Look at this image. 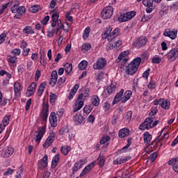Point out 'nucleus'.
<instances>
[{"mask_svg":"<svg viewBox=\"0 0 178 178\" xmlns=\"http://www.w3.org/2000/svg\"><path fill=\"white\" fill-rule=\"evenodd\" d=\"M11 12L12 13H15L14 18L15 19H22L23 17V15L26 14V7L24 6H19L20 3L19 1H15L11 3Z\"/></svg>","mask_w":178,"mask_h":178,"instance_id":"f257e3e1","label":"nucleus"},{"mask_svg":"<svg viewBox=\"0 0 178 178\" xmlns=\"http://www.w3.org/2000/svg\"><path fill=\"white\" fill-rule=\"evenodd\" d=\"M141 63V58L138 57L131 62L127 66H126V72L130 76L136 74L137 70H138V66Z\"/></svg>","mask_w":178,"mask_h":178,"instance_id":"f03ea898","label":"nucleus"},{"mask_svg":"<svg viewBox=\"0 0 178 178\" xmlns=\"http://www.w3.org/2000/svg\"><path fill=\"white\" fill-rule=\"evenodd\" d=\"M119 30L120 29L118 28H116L112 31V28L111 26H108L102 35V38L104 40L108 38V41H113L114 38H116V37L119 35Z\"/></svg>","mask_w":178,"mask_h":178,"instance_id":"7ed1b4c3","label":"nucleus"},{"mask_svg":"<svg viewBox=\"0 0 178 178\" xmlns=\"http://www.w3.org/2000/svg\"><path fill=\"white\" fill-rule=\"evenodd\" d=\"M46 130H47V126L45 125H43L42 127H40L38 129V131L35 132V134L34 140L35 143H37L38 144H40V143H41V140H42V138L45 134Z\"/></svg>","mask_w":178,"mask_h":178,"instance_id":"20e7f679","label":"nucleus"},{"mask_svg":"<svg viewBox=\"0 0 178 178\" xmlns=\"http://www.w3.org/2000/svg\"><path fill=\"white\" fill-rule=\"evenodd\" d=\"M154 127V118H147L145 120L144 122L139 125L140 130H149Z\"/></svg>","mask_w":178,"mask_h":178,"instance_id":"39448f33","label":"nucleus"},{"mask_svg":"<svg viewBox=\"0 0 178 178\" xmlns=\"http://www.w3.org/2000/svg\"><path fill=\"white\" fill-rule=\"evenodd\" d=\"M112 15H113V8L112 6L105 7L101 13L102 17L104 19H111Z\"/></svg>","mask_w":178,"mask_h":178,"instance_id":"423d86ee","label":"nucleus"},{"mask_svg":"<svg viewBox=\"0 0 178 178\" xmlns=\"http://www.w3.org/2000/svg\"><path fill=\"white\" fill-rule=\"evenodd\" d=\"M55 137H56V134H55V132H51L48 138L46 139V140L43 143L42 145L43 147L48 148L51 147L54 141H55Z\"/></svg>","mask_w":178,"mask_h":178,"instance_id":"0eeeda50","label":"nucleus"},{"mask_svg":"<svg viewBox=\"0 0 178 178\" xmlns=\"http://www.w3.org/2000/svg\"><path fill=\"white\" fill-rule=\"evenodd\" d=\"M147 42H148L147 37H140L134 41L133 47H135V48H141L142 47H144Z\"/></svg>","mask_w":178,"mask_h":178,"instance_id":"6e6552de","label":"nucleus"},{"mask_svg":"<svg viewBox=\"0 0 178 178\" xmlns=\"http://www.w3.org/2000/svg\"><path fill=\"white\" fill-rule=\"evenodd\" d=\"M105 65H106V60L104 58H100L93 64V69L95 70H101V69L105 67Z\"/></svg>","mask_w":178,"mask_h":178,"instance_id":"1a4fd4ad","label":"nucleus"},{"mask_svg":"<svg viewBox=\"0 0 178 178\" xmlns=\"http://www.w3.org/2000/svg\"><path fill=\"white\" fill-rule=\"evenodd\" d=\"M177 58H178V49H172L167 54V58L169 59L170 62H175Z\"/></svg>","mask_w":178,"mask_h":178,"instance_id":"9d476101","label":"nucleus"},{"mask_svg":"<svg viewBox=\"0 0 178 178\" xmlns=\"http://www.w3.org/2000/svg\"><path fill=\"white\" fill-rule=\"evenodd\" d=\"M143 4L146 6V12L152 13L154 10V0H143Z\"/></svg>","mask_w":178,"mask_h":178,"instance_id":"9b49d317","label":"nucleus"},{"mask_svg":"<svg viewBox=\"0 0 178 178\" xmlns=\"http://www.w3.org/2000/svg\"><path fill=\"white\" fill-rule=\"evenodd\" d=\"M84 106V102L81 100V99H79V97L77 99L75 100L74 104L73 105V110L74 112H79L80 109H81Z\"/></svg>","mask_w":178,"mask_h":178,"instance_id":"f8f14e48","label":"nucleus"},{"mask_svg":"<svg viewBox=\"0 0 178 178\" xmlns=\"http://www.w3.org/2000/svg\"><path fill=\"white\" fill-rule=\"evenodd\" d=\"M165 129H163L161 132L160 136H159L156 139L154 140V143H159V141H161V145H162V144H165V143H166V141L168 140V138H169V135L168 134V133L163 134V136L161 137V136H162V133H163Z\"/></svg>","mask_w":178,"mask_h":178,"instance_id":"ddd939ff","label":"nucleus"},{"mask_svg":"<svg viewBox=\"0 0 178 178\" xmlns=\"http://www.w3.org/2000/svg\"><path fill=\"white\" fill-rule=\"evenodd\" d=\"M170 166H172L174 172L178 173V157L172 158L168 162Z\"/></svg>","mask_w":178,"mask_h":178,"instance_id":"4468645a","label":"nucleus"},{"mask_svg":"<svg viewBox=\"0 0 178 178\" xmlns=\"http://www.w3.org/2000/svg\"><path fill=\"white\" fill-rule=\"evenodd\" d=\"M58 81V72L56 70H54L51 75V79L49 81V86L51 87H55V84H56V82Z\"/></svg>","mask_w":178,"mask_h":178,"instance_id":"2eb2a0df","label":"nucleus"},{"mask_svg":"<svg viewBox=\"0 0 178 178\" xmlns=\"http://www.w3.org/2000/svg\"><path fill=\"white\" fill-rule=\"evenodd\" d=\"M163 35H165V37H169L171 40H175L176 37H177V31L166 29L163 33Z\"/></svg>","mask_w":178,"mask_h":178,"instance_id":"dca6fc26","label":"nucleus"},{"mask_svg":"<svg viewBox=\"0 0 178 178\" xmlns=\"http://www.w3.org/2000/svg\"><path fill=\"white\" fill-rule=\"evenodd\" d=\"M84 120H86V118H84L80 113H76L75 115H74V122L76 125L81 124V123H84Z\"/></svg>","mask_w":178,"mask_h":178,"instance_id":"f3484780","label":"nucleus"},{"mask_svg":"<svg viewBox=\"0 0 178 178\" xmlns=\"http://www.w3.org/2000/svg\"><path fill=\"white\" fill-rule=\"evenodd\" d=\"M49 122L52 127H56L58 125V118H56V113H55V112L51 113L49 115Z\"/></svg>","mask_w":178,"mask_h":178,"instance_id":"a211bd4d","label":"nucleus"},{"mask_svg":"<svg viewBox=\"0 0 178 178\" xmlns=\"http://www.w3.org/2000/svg\"><path fill=\"white\" fill-rule=\"evenodd\" d=\"M13 152H15V149L12 146H8L6 148L4 152H3L2 154L4 158H9L10 155L13 154Z\"/></svg>","mask_w":178,"mask_h":178,"instance_id":"6ab92c4d","label":"nucleus"},{"mask_svg":"<svg viewBox=\"0 0 178 178\" xmlns=\"http://www.w3.org/2000/svg\"><path fill=\"white\" fill-rule=\"evenodd\" d=\"M47 166H48V156H44L38 163V168L42 170Z\"/></svg>","mask_w":178,"mask_h":178,"instance_id":"aec40b11","label":"nucleus"},{"mask_svg":"<svg viewBox=\"0 0 178 178\" xmlns=\"http://www.w3.org/2000/svg\"><path fill=\"white\" fill-rule=\"evenodd\" d=\"M94 166H95V163L92 162L90 164L88 165L86 167H85L80 175L81 177H83V176H86V175H87V173H88L91 170V169L94 168Z\"/></svg>","mask_w":178,"mask_h":178,"instance_id":"412c9836","label":"nucleus"},{"mask_svg":"<svg viewBox=\"0 0 178 178\" xmlns=\"http://www.w3.org/2000/svg\"><path fill=\"white\" fill-rule=\"evenodd\" d=\"M131 95H133V92H131V90H127L121 99L122 104H126V102H128L130 98H131Z\"/></svg>","mask_w":178,"mask_h":178,"instance_id":"4be33fe9","label":"nucleus"},{"mask_svg":"<svg viewBox=\"0 0 178 178\" xmlns=\"http://www.w3.org/2000/svg\"><path fill=\"white\" fill-rule=\"evenodd\" d=\"M124 92V90L123 89H121V90L114 97V100L113 101V105H115V104H118V102H120V101L122 102V97H123Z\"/></svg>","mask_w":178,"mask_h":178,"instance_id":"5701e85b","label":"nucleus"},{"mask_svg":"<svg viewBox=\"0 0 178 178\" xmlns=\"http://www.w3.org/2000/svg\"><path fill=\"white\" fill-rule=\"evenodd\" d=\"M79 87H80L79 84H75L74 86L71 89L68 95V99H70V101L73 99V97H74V95H76V92H77V90H79Z\"/></svg>","mask_w":178,"mask_h":178,"instance_id":"b1692460","label":"nucleus"},{"mask_svg":"<svg viewBox=\"0 0 178 178\" xmlns=\"http://www.w3.org/2000/svg\"><path fill=\"white\" fill-rule=\"evenodd\" d=\"M130 133V129L127 128H123L119 131V137L120 138H124V137H127L129 136V134Z\"/></svg>","mask_w":178,"mask_h":178,"instance_id":"393cba45","label":"nucleus"},{"mask_svg":"<svg viewBox=\"0 0 178 178\" xmlns=\"http://www.w3.org/2000/svg\"><path fill=\"white\" fill-rule=\"evenodd\" d=\"M83 92L81 93L78 98L79 99H83V98H88L90 96V88H86L83 90Z\"/></svg>","mask_w":178,"mask_h":178,"instance_id":"a878e982","label":"nucleus"},{"mask_svg":"<svg viewBox=\"0 0 178 178\" xmlns=\"http://www.w3.org/2000/svg\"><path fill=\"white\" fill-rule=\"evenodd\" d=\"M14 91H15V95H17V97L20 96L22 88H21L20 83L19 82H15L14 83Z\"/></svg>","mask_w":178,"mask_h":178,"instance_id":"bb28decb","label":"nucleus"},{"mask_svg":"<svg viewBox=\"0 0 178 178\" xmlns=\"http://www.w3.org/2000/svg\"><path fill=\"white\" fill-rule=\"evenodd\" d=\"M90 101L93 106H99L100 100L97 95L92 96Z\"/></svg>","mask_w":178,"mask_h":178,"instance_id":"cd10ccee","label":"nucleus"},{"mask_svg":"<svg viewBox=\"0 0 178 178\" xmlns=\"http://www.w3.org/2000/svg\"><path fill=\"white\" fill-rule=\"evenodd\" d=\"M59 159H60L59 154H56L51 161L52 169H55L56 168V165H58V163L59 162Z\"/></svg>","mask_w":178,"mask_h":178,"instance_id":"c85d7f7f","label":"nucleus"},{"mask_svg":"<svg viewBox=\"0 0 178 178\" xmlns=\"http://www.w3.org/2000/svg\"><path fill=\"white\" fill-rule=\"evenodd\" d=\"M152 140V136L148 132H145L144 134V141L145 144H150Z\"/></svg>","mask_w":178,"mask_h":178,"instance_id":"c756f323","label":"nucleus"},{"mask_svg":"<svg viewBox=\"0 0 178 178\" xmlns=\"http://www.w3.org/2000/svg\"><path fill=\"white\" fill-rule=\"evenodd\" d=\"M64 69L65 71L67 72V74H70V73H72V71L73 70V65H72V63H67L64 65Z\"/></svg>","mask_w":178,"mask_h":178,"instance_id":"7c9ffc66","label":"nucleus"},{"mask_svg":"<svg viewBox=\"0 0 178 178\" xmlns=\"http://www.w3.org/2000/svg\"><path fill=\"white\" fill-rule=\"evenodd\" d=\"M46 86H47V83L45 82H43L40 85L39 88L38 90V97H41V95H42V92H44V90H45Z\"/></svg>","mask_w":178,"mask_h":178,"instance_id":"2f4dec72","label":"nucleus"},{"mask_svg":"<svg viewBox=\"0 0 178 178\" xmlns=\"http://www.w3.org/2000/svg\"><path fill=\"white\" fill-rule=\"evenodd\" d=\"M130 54V51H125L122 52L119 56H118V59L116 60V62H119V60H122V59H124V58H127V55H129Z\"/></svg>","mask_w":178,"mask_h":178,"instance_id":"473e14b6","label":"nucleus"},{"mask_svg":"<svg viewBox=\"0 0 178 178\" xmlns=\"http://www.w3.org/2000/svg\"><path fill=\"white\" fill-rule=\"evenodd\" d=\"M97 165H99V168H102L105 165V157L99 156L97 159Z\"/></svg>","mask_w":178,"mask_h":178,"instance_id":"72a5a7b5","label":"nucleus"},{"mask_svg":"<svg viewBox=\"0 0 178 178\" xmlns=\"http://www.w3.org/2000/svg\"><path fill=\"white\" fill-rule=\"evenodd\" d=\"M40 64L43 66H47V58H45V53L42 52L40 54Z\"/></svg>","mask_w":178,"mask_h":178,"instance_id":"f704fd0d","label":"nucleus"},{"mask_svg":"<svg viewBox=\"0 0 178 178\" xmlns=\"http://www.w3.org/2000/svg\"><path fill=\"white\" fill-rule=\"evenodd\" d=\"M88 65V63L87 60H82L79 64V70H84L86 67H87Z\"/></svg>","mask_w":178,"mask_h":178,"instance_id":"c9c22d12","label":"nucleus"},{"mask_svg":"<svg viewBox=\"0 0 178 178\" xmlns=\"http://www.w3.org/2000/svg\"><path fill=\"white\" fill-rule=\"evenodd\" d=\"M23 33L25 34H34V31L31 29V26H28L23 29Z\"/></svg>","mask_w":178,"mask_h":178,"instance_id":"e433bc0d","label":"nucleus"},{"mask_svg":"<svg viewBox=\"0 0 178 178\" xmlns=\"http://www.w3.org/2000/svg\"><path fill=\"white\" fill-rule=\"evenodd\" d=\"M81 166H83V163L76 161L74 166L72 168V172H77L79 169H81Z\"/></svg>","mask_w":178,"mask_h":178,"instance_id":"4c0bfd02","label":"nucleus"},{"mask_svg":"<svg viewBox=\"0 0 178 178\" xmlns=\"http://www.w3.org/2000/svg\"><path fill=\"white\" fill-rule=\"evenodd\" d=\"M116 90V85L111 84L107 88V92L108 94H113Z\"/></svg>","mask_w":178,"mask_h":178,"instance_id":"58836bf2","label":"nucleus"},{"mask_svg":"<svg viewBox=\"0 0 178 178\" xmlns=\"http://www.w3.org/2000/svg\"><path fill=\"white\" fill-rule=\"evenodd\" d=\"M71 148L70 146H63L61 147V153L63 154V155H67L69 154V151H70Z\"/></svg>","mask_w":178,"mask_h":178,"instance_id":"ea45409f","label":"nucleus"},{"mask_svg":"<svg viewBox=\"0 0 178 178\" xmlns=\"http://www.w3.org/2000/svg\"><path fill=\"white\" fill-rule=\"evenodd\" d=\"M10 5V3H6L5 4H3L0 8V15H2V13H5L6 12V9H8V6Z\"/></svg>","mask_w":178,"mask_h":178,"instance_id":"a19ab883","label":"nucleus"},{"mask_svg":"<svg viewBox=\"0 0 178 178\" xmlns=\"http://www.w3.org/2000/svg\"><path fill=\"white\" fill-rule=\"evenodd\" d=\"M58 133L60 136H66V134L69 133V128H67V127H63L59 130Z\"/></svg>","mask_w":178,"mask_h":178,"instance_id":"79ce46f5","label":"nucleus"},{"mask_svg":"<svg viewBox=\"0 0 178 178\" xmlns=\"http://www.w3.org/2000/svg\"><path fill=\"white\" fill-rule=\"evenodd\" d=\"M10 119V115H8L4 117L3 120V125H1L2 127H6L8 124H9V120Z\"/></svg>","mask_w":178,"mask_h":178,"instance_id":"37998d69","label":"nucleus"},{"mask_svg":"<svg viewBox=\"0 0 178 178\" xmlns=\"http://www.w3.org/2000/svg\"><path fill=\"white\" fill-rule=\"evenodd\" d=\"M17 60V56H8V63H15Z\"/></svg>","mask_w":178,"mask_h":178,"instance_id":"c03bdc74","label":"nucleus"},{"mask_svg":"<svg viewBox=\"0 0 178 178\" xmlns=\"http://www.w3.org/2000/svg\"><path fill=\"white\" fill-rule=\"evenodd\" d=\"M118 20L119 22H127L129 21V17H127V15L126 13H124L118 17Z\"/></svg>","mask_w":178,"mask_h":178,"instance_id":"a18cd8bd","label":"nucleus"},{"mask_svg":"<svg viewBox=\"0 0 178 178\" xmlns=\"http://www.w3.org/2000/svg\"><path fill=\"white\" fill-rule=\"evenodd\" d=\"M88 35H90V27H87L83 32V40H87L88 38Z\"/></svg>","mask_w":178,"mask_h":178,"instance_id":"49530a36","label":"nucleus"},{"mask_svg":"<svg viewBox=\"0 0 178 178\" xmlns=\"http://www.w3.org/2000/svg\"><path fill=\"white\" fill-rule=\"evenodd\" d=\"M91 111H92V106L90 105V106H85V107L83 108V112L84 113L88 114L91 112Z\"/></svg>","mask_w":178,"mask_h":178,"instance_id":"de8ad7c7","label":"nucleus"},{"mask_svg":"<svg viewBox=\"0 0 178 178\" xmlns=\"http://www.w3.org/2000/svg\"><path fill=\"white\" fill-rule=\"evenodd\" d=\"M109 140H111V137H109V136H103L100 140V144L104 145L105 143H108Z\"/></svg>","mask_w":178,"mask_h":178,"instance_id":"09e8293b","label":"nucleus"},{"mask_svg":"<svg viewBox=\"0 0 178 178\" xmlns=\"http://www.w3.org/2000/svg\"><path fill=\"white\" fill-rule=\"evenodd\" d=\"M49 109V106H48V103H43L42 113H48Z\"/></svg>","mask_w":178,"mask_h":178,"instance_id":"8fccbe9b","label":"nucleus"},{"mask_svg":"<svg viewBox=\"0 0 178 178\" xmlns=\"http://www.w3.org/2000/svg\"><path fill=\"white\" fill-rule=\"evenodd\" d=\"M65 81H66V77L61 76L60 78H59L57 81V84H58V87L60 88L62 84H63V83H65Z\"/></svg>","mask_w":178,"mask_h":178,"instance_id":"3c124183","label":"nucleus"},{"mask_svg":"<svg viewBox=\"0 0 178 178\" xmlns=\"http://www.w3.org/2000/svg\"><path fill=\"white\" fill-rule=\"evenodd\" d=\"M127 143H128L127 145L121 149L120 151L122 152H126V149H127V148H129V147H130V145H131V139L129 138L127 140Z\"/></svg>","mask_w":178,"mask_h":178,"instance_id":"603ef678","label":"nucleus"},{"mask_svg":"<svg viewBox=\"0 0 178 178\" xmlns=\"http://www.w3.org/2000/svg\"><path fill=\"white\" fill-rule=\"evenodd\" d=\"M170 105V103L168 102V100L163 99V104L161 105V108L163 109H169V106Z\"/></svg>","mask_w":178,"mask_h":178,"instance_id":"864d4df0","label":"nucleus"},{"mask_svg":"<svg viewBox=\"0 0 178 178\" xmlns=\"http://www.w3.org/2000/svg\"><path fill=\"white\" fill-rule=\"evenodd\" d=\"M127 17H128V19L130 20L131 19H133L134 16H136V11H130L128 13H126Z\"/></svg>","mask_w":178,"mask_h":178,"instance_id":"5fc2aeb1","label":"nucleus"},{"mask_svg":"<svg viewBox=\"0 0 178 178\" xmlns=\"http://www.w3.org/2000/svg\"><path fill=\"white\" fill-rule=\"evenodd\" d=\"M39 8H40V6L35 5L30 8V11L32 12V13H37V12H38Z\"/></svg>","mask_w":178,"mask_h":178,"instance_id":"6e6d98bb","label":"nucleus"},{"mask_svg":"<svg viewBox=\"0 0 178 178\" xmlns=\"http://www.w3.org/2000/svg\"><path fill=\"white\" fill-rule=\"evenodd\" d=\"M82 49H84V52H87V51H90V49H91V44L90 43L84 44L82 46Z\"/></svg>","mask_w":178,"mask_h":178,"instance_id":"4d7b16f0","label":"nucleus"},{"mask_svg":"<svg viewBox=\"0 0 178 178\" xmlns=\"http://www.w3.org/2000/svg\"><path fill=\"white\" fill-rule=\"evenodd\" d=\"M120 165H122V163H126V162H127V161H130V159H131V156H127V157H124V158H120Z\"/></svg>","mask_w":178,"mask_h":178,"instance_id":"13d9d810","label":"nucleus"},{"mask_svg":"<svg viewBox=\"0 0 178 178\" xmlns=\"http://www.w3.org/2000/svg\"><path fill=\"white\" fill-rule=\"evenodd\" d=\"M11 54L14 55V56H19L20 54H22V51H20V49H14L12 51Z\"/></svg>","mask_w":178,"mask_h":178,"instance_id":"bf43d9fd","label":"nucleus"},{"mask_svg":"<svg viewBox=\"0 0 178 178\" xmlns=\"http://www.w3.org/2000/svg\"><path fill=\"white\" fill-rule=\"evenodd\" d=\"M148 88H149L150 90H154V88L156 87V83H155V81H151L148 86H147Z\"/></svg>","mask_w":178,"mask_h":178,"instance_id":"052dcab7","label":"nucleus"},{"mask_svg":"<svg viewBox=\"0 0 178 178\" xmlns=\"http://www.w3.org/2000/svg\"><path fill=\"white\" fill-rule=\"evenodd\" d=\"M60 30H62V24H58L56 29V35H60V34H62V31Z\"/></svg>","mask_w":178,"mask_h":178,"instance_id":"680f3d73","label":"nucleus"},{"mask_svg":"<svg viewBox=\"0 0 178 178\" xmlns=\"http://www.w3.org/2000/svg\"><path fill=\"white\" fill-rule=\"evenodd\" d=\"M157 157H158V153L154 152V153L150 154L149 159H150L151 162H155V159H156Z\"/></svg>","mask_w":178,"mask_h":178,"instance_id":"e2e57ef3","label":"nucleus"},{"mask_svg":"<svg viewBox=\"0 0 178 178\" xmlns=\"http://www.w3.org/2000/svg\"><path fill=\"white\" fill-rule=\"evenodd\" d=\"M56 98H58V96H56V95H55L54 93L50 94L49 100L51 103L55 102V101H56Z\"/></svg>","mask_w":178,"mask_h":178,"instance_id":"0e129e2a","label":"nucleus"},{"mask_svg":"<svg viewBox=\"0 0 178 178\" xmlns=\"http://www.w3.org/2000/svg\"><path fill=\"white\" fill-rule=\"evenodd\" d=\"M49 16H46L41 22L42 24H43V26H47V24H48V22H49Z\"/></svg>","mask_w":178,"mask_h":178,"instance_id":"69168bd1","label":"nucleus"},{"mask_svg":"<svg viewBox=\"0 0 178 178\" xmlns=\"http://www.w3.org/2000/svg\"><path fill=\"white\" fill-rule=\"evenodd\" d=\"M29 95H33L35 92V89L34 88H31V86H29L28 90Z\"/></svg>","mask_w":178,"mask_h":178,"instance_id":"338daca9","label":"nucleus"},{"mask_svg":"<svg viewBox=\"0 0 178 178\" xmlns=\"http://www.w3.org/2000/svg\"><path fill=\"white\" fill-rule=\"evenodd\" d=\"M154 105H161L162 106V104H163V99H155L154 101Z\"/></svg>","mask_w":178,"mask_h":178,"instance_id":"774afa93","label":"nucleus"}]
</instances>
